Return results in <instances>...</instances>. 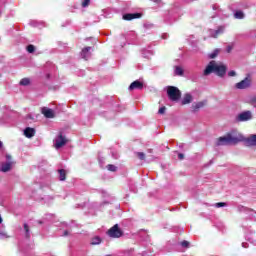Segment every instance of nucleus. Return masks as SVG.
<instances>
[{
  "label": "nucleus",
  "mask_w": 256,
  "mask_h": 256,
  "mask_svg": "<svg viewBox=\"0 0 256 256\" xmlns=\"http://www.w3.org/2000/svg\"><path fill=\"white\" fill-rule=\"evenodd\" d=\"M241 141H245V137H243L237 130H232L224 137H220L216 141V145L217 147H221L223 145H237V143H241Z\"/></svg>",
  "instance_id": "1"
},
{
  "label": "nucleus",
  "mask_w": 256,
  "mask_h": 256,
  "mask_svg": "<svg viewBox=\"0 0 256 256\" xmlns=\"http://www.w3.org/2000/svg\"><path fill=\"white\" fill-rule=\"evenodd\" d=\"M211 73H216L218 77H225V74L227 73V66L218 65L217 62L212 60L206 66L203 75L207 77L208 75H211Z\"/></svg>",
  "instance_id": "2"
},
{
  "label": "nucleus",
  "mask_w": 256,
  "mask_h": 256,
  "mask_svg": "<svg viewBox=\"0 0 256 256\" xmlns=\"http://www.w3.org/2000/svg\"><path fill=\"white\" fill-rule=\"evenodd\" d=\"M166 92L170 101L177 103L181 99V90L175 86H167Z\"/></svg>",
  "instance_id": "3"
},
{
  "label": "nucleus",
  "mask_w": 256,
  "mask_h": 256,
  "mask_svg": "<svg viewBox=\"0 0 256 256\" xmlns=\"http://www.w3.org/2000/svg\"><path fill=\"white\" fill-rule=\"evenodd\" d=\"M106 234L111 239H119V238L123 237V230H121V228H119V224H115L113 227H111L106 232Z\"/></svg>",
  "instance_id": "4"
},
{
  "label": "nucleus",
  "mask_w": 256,
  "mask_h": 256,
  "mask_svg": "<svg viewBox=\"0 0 256 256\" xmlns=\"http://www.w3.org/2000/svg\"><path fill=\"white\" fill-rule=\"evenodd\" d=\"M253 119V113L251 111H244L237 115L236 121L238 123H244L246 121H251Z\"/></svg>",
  "instance_id": "5"
},
{
  "label": "nucleus",
  "mask_w": 256,
  "mask_h": 256,
  "mask_svg": "<svg viewBox=\"0 0 256 256\" xmlns=\"http://www.w3.org/2000/svg\"><path fill=\"white\" fill-rule=\"evenodd\" d=\"M64 145H67V138L63 134H59L54 140L55 149H61Z\"/></svg>",
  "instance_id": "6"
},
{
  "label": "nucleus",
  "mask_w": 256,
  "mask_h": 256,
  "mask_svg": "<svg viewBox=\"0 0 256 256\" xmlns=\"http://www.w3.org/2000/svg\"><path fill=\"white\" fill-rule=\"evenodd\" d=\"M236 89H249L251 87V77L247 76L242 81L235 84Z\"/></svg>",
  "instance_id": "7"
},
{
  "label": "nucleus",
  "mask_w": 256,
  "mask_h": 256,
  "mask_svg": "<svg viewBox=\"0 0 256 256\" xmlns=\"http://www.w3.org/2000/svg\"><path fill=\"white\" fill-rule=\"evenodd\" d=\"M6 159L8 162L2 163L0 167V171H2V173H7L11 171V166L13 165V162H11L10 155H6Z\"/></svg>",
  "instance_id": "8"
},
{
  "label": "nucleus",
  "mask_w": 256,
  "mask_h": 256,
  "mask_svg": "<svg viewBox=\"0 0 256 256\" xmlns=\"http://www.w3.org/2000/svg\"><path fill=\"white\" fill-rule=\"evenodd\" d=\"M141 17H143L141 13H127L122 16V19L124 21H133V19H141Z\"/></svg>",
  "instance_id": "9"
},
{
  "label": "nucleus",
  "mask_w": 256,
  "mask_h": 256,
  "mask_svg": "<svg viewBox=\"0 0 256 256\" xmlns=\"http://www.w3.org/2000/svg\"><path fill=\"white\" fill-rule=\"evenodd\" d=\"M210 37H213L214 39H217L219 35H223L225 33V27L224 26H219L217 30H209Z\"/></svg>",
  "instance_id": "10"
},
{
  "label": "nucleus",
  "mask_w": 256,
  "mask_h": 256,
  "mask_svg": "<svg viewBox=\"0 0 256 256\" xmlns=\"http://www.w3.org/2000/svg\"><path fill=\"white\" fill-rule=\"evenodd\" d=\"M41 113L44 115V117H46V119H53L55 117V111L47 107H43L41 109Z\"/></svg>",
  "instance_id": "11"
},
{
  "label": "nucleus",
  "mask_w": 256,
  "mask_h": 256,
  "mask_svg": "<svg viewBox=\"0 0 256 256\" xmlns=\"http://www.w3.org/2000/svg\"><path fill=\"white\" fill-rule=\"evenodd\" d=\"M143 81L141 80H136L134 82H132L129 86V91H135V89H138L139 91H141V89H143Z\"/></svg>",
  "instance_id": "12"
},
{
  "label": "nucleus",
  "mask_w": 256,
  "mask_h": 256,
  "mask_svg": "<svg viewBox=\"0 0 256 256\" xmlns=\"http://www.w3.org/2000/svg\"><path fill=\"white\" fill-rule=\"evenodd\" d=\"M243 141L247 147H256V134H252L250 137L244 138Z\"/></svg>",
  "instance_id": "13"
},
{
  "label": "nucleus",
  "mask_w": 256,
  "mask_h": 256,
  "mask_svg": "<svg viewBox=\"0 0 256 256\" xmlns=\"http://www.w3.org/2000/svg\"><path fill=\"white\" fill-rule=\"evenodd\" d=\"M189 103H193V96L190 93H186L181 100V105H189Z\"/></svg>",
  "instance_id": "14"
},
{
  "label": "nucleus",
  "mask_w": 256,
  "mask_h": 256,
  "mask_svg": "<svg viewBox=\"0 0 256 256\" xmlns=\"http://www.w3.org/2000/svg\"><path fill=\"white\" fill-rule=\"evenodd\" d=\"M90 51H91V47H89V46L82 49V51H81L82 59H85V60L89 59L91 57Z\"/></svg>",
  "instance_id": "15"
},
{
  "label": "nucleus",
  "mask_w": 256,
  "mask_h": 256,
  "mask_svg": "<svg viewBox=\"0 0 256 256\" xmlns=\"http://www.w3.org/2000/svg\"><path fill=\"white\" fill-rule=\"evenodd\" d=\"M60 225L62 229H65L63 231L62 237H69V235H71V232L69 231V224L62 222Z\"/></svg>",
  "instance_id": "16"
},
{
  "label": "nucleus",
  "mask_w": 256,
  "mask_h": 256,
  "mask_svg": "<svg viewBox=\"0 0 256 256\" xmlns=\"http://www.w3.org/2000/svg\"><path fill=\"white\" fill-rule=\"evenodd\" d=\"M24 135L25 137H27L28 139H31V137H35V129L31 128V127H27L24 130Z\"/></svg>",
  "instance_id": "17"
},
{
  "label": "nucleus",
  "mask_w": 256,
  "mask_h": 256,
  "mask_svg": "<svg viewBox=\"0 0 256 256\" xmlns=\"http://www.w3.org/2000/svg\"><path fill=\"white\" fill-rule=\"evenodd\" d=\"M205 107V102H197L192 105V111L193 113H196V111H199V109H203Z\"/></svg>",
  "instance_id": "18"
},
{
  "label": "nucleus",
  "mask_w": 256,
  "mask_h": 256,
  "mask_svg": "<svg viewBox=\"0 0 256 256\" xmlns=\"http://www.w3.org/2000/svg\"><path fill=\"white\" fill-rule=\"evenodd\" d=\"M9 234H7V231L5 230V226L2 225V227L0 228V239H9Z\"/></svg>",
  "instance_id": "19"
},
{
  "label": "nucleus",
  "mask_w": 256,
  "mask_h": 256,
  "mask_svg": "<svg viewBox=\"0 0 256 256\" xmlns=\"http://www.w3.org/2000/svg\"><path fill=\"white\" fill-rule=\"evenodd\" d=\"M101 237L99 236H94L91 238L90 245H101Z\"/></svg>",
  "instance_id": "20"
},
{
  "label": "nucleus",
  "mask_w": 256,
  "mask_h": 256,
  "mask_svg": "<svg viewBox=\"0 0 256 256\" xmlns=\"http://www.w3.org/2000/svg\"><path fill=\"white\" fill-rule=\"evenodd\" d=\"M58 173H59V181H65L67 177V172L65 171V169L58 170Z\"/></svg>",
  "instance_id": "21"
},
{
  "label": "nucleus",
  "mask_w": 256,
  "mask_h": 256,
  "mask_svg": "<svg viewBox=\"0 0 256 256\" xmlns=\"http://www.w3.org/2000/svg\"><path fill=\"white\" fill-rule=\"evenodd\" d=\"M174 73L179 77L183 76V73H184L183 68H181V66H175Z\"/></svg>",
  "instance_id": "22"
},
{
  "label": "nucleus",
  "mask_w": 256,
  "mask_h": 256,
  "mask_svg": "<svg viewBox=\"0 0 256 256\" xmlns=\"http://www.w3.org/2000/svg\"><path fill=\"white\" fill-rule=\"evenodd\" d=\"M234 17L235 19H245V13L243 11H236Z\"/></svg>",
  "instance_id": "23"
},
{
  "label": "nucleus",
  "mask_w": 256,
  "mask_h": 256,
  "mask_svg": "<svg viewBox=\"0 0 256 256\" xmlns=\"http://www.w3.org/2000/svg\"><path fill=\"white\" fill-rule=\"evenodd\" d=\"M31 84V80L29 78H23L22 80H20V85H22L23 87H27V85Z\"/></svg>",
  "instance_id": "24"
},
{
  "label": "nucleus",
  "mask_w": 256,
  "mask_h": 256,
  "mask_svg": "<svg viewBox=\"0 0 256 256\" xmlns=\"http://www.w3.org/2000/svg\"><path fill=\"white\" fill-rule=\"evenodd\" d=\"M219 55V49H215L212 53L208 54L209 59H215Z\"/></svg>",
  "instance_id": "25"
},
{
  "label": "nucleus",
  "mask_w": 256,
  "mask_h": 256,
  "mask_svg": "<svg viewBox=\"0 0 256 256\" xmlns=\"http://www.w3.org/2000/svg\"><path fill=\"white\" fill-rule=\"evenodd\" d=\"M9 121V116L7 114H4L3 117L0 118V125H5Z\"/></svg>",
  "instance_id": "26"
},
{
  "label": "nucleus",
  "mask_w": 256,
  "mask_h": 256,
  "mask_svg": "<svg viewBox=\"0 0 256 256\" xmlns=\"http://www.w3.org/2000/svg\"><path fill=\"white\" fill-rule=\"evenodd\" d=\"M181 247H183L184 249H189L190 247V243L189 241L183 240L182 242H180Z\"/></svg>",
  "instance_id": "27"
},
{
  "label": "nucleus",
  "mask_w": 256,
  "mask_h": 256,
  "mask_svg": "<svg viewBox=\"0 0 256 256\" xmlns=\"http://www.w3.org/2000/svg\"><path fill=\"white\" fill-rule=\"evenodd\" d=\"M24 230L26 233V237L29 238L31 237L30 231H29V225H27V223L24 224Z\"/></svg>",
  "instance_id": "28"
},
{
  "label": "nucleus",
  "mask_w": 256,
  "mask_h": 256,
  "mask_svg": "<svg viewBox=\"0 0 256 256\" xmlns=\"http://www.w3.org/2000/svg\"><path fill=\"white\" fill-rule=\"evenodd\" d=\"M214 207H216L217 209H219L221 207H227V203H225V202H218V203L214 204Z\"/></svg>",
  "instance_id": "29"
},
{
  "label": "nucleus",
  "mask_w": 256,
  "mask_h": 256,
  "mask_svg": "<svg viewBox=\"0 0 256 256\" xmlns=\"http://www.w3.org/2000/svg\"><path fill=\"white\" fill-rule=\"evenodd\" d=\"M107 169H108V171L115 172V171H117V166H115L113 164H109V165H107Z\"/></svg>",
  "instance_id": "30"
},
{
  "label": "nucleus",
  "mask_w": 256,
  "mask_h": 256,
  "mask_svg": "<svg viewBox=\"0 0 256 256\" xmlns=\"http://www.w3.org/2000/svg\"><path fill=\"white\" fill-rule=\"evenodd\" d=\"M28 53H35V46L30 44L27 46Z\"/></svg>",
  "instance_id": "31"
},
{
  "label": "nucleus",
  "mask_w": 256,
  "mask_h": 256,
  "mask_svg": "<svg viewBox=\"0 0 256 256\" xmlns=\"http://www.w3.org/2000/svg\"><path fill=\"white\" fill-rule=\"evenodd\" d=\"M136 155L141 161H145V153L137 152Z\"/></svg>",
  "instance_id": "32"
},
{
  "label": "nucleus",
  "mask_w": 256,
  "mask_h": 256,
  "mask_svg": "<svg viewBox=\"0 0 256 256\" xmlns=\"http://www.w3.org/2000/svg\"><path fill=\"white\" fill-rule=\"evenodd\" d=\"M43 199L46 203H51V201H53V196H45Z\"/></svg>",
  "instance_id": "33"
},
{
  "label": "nucleus",
  "mask_w": 256,
  "mask_h": 256,
  "mask_svg": "<svg viewBox=\"0 0 256 256\" xmlns=\"http://www.w3.org/2000/svg\"><path fill=\"white\" fill-rule=\"evenodd\" d=\"M89 3H91V0H83L82 1V7H89Z\"/></svg>",
  "instance_id": "34"
},
{
  "label": "nucleus",
  "mask_w": 256,
  "mask_h": 256,
  "mask_svg": "<svg viewBox=\"0 0 256 256\" xmlns=\"http://www.w3.org/2000/svg\"><path fill=\"white\" fill-rule=\"evenodd\" d=\"M30 25L32 27H39V22H37L36 20H32V21H30Z\"/></svg>",
  "instance_id": "35"
},
{
  "label": "nucleus",
  "mask_w": 256,
  "mask_h": 256,
  "mask_svg": "<svg viewBox=\"0 0 256 256\" xmlns=\"http://www.w3.org/2000/svg\"><path fill=\"white\" fill-rule=\"evenodd\" d=\"M124 255H125V256H131V255H133V249L126 250V251L124 252Z\"/></svg>",
  "instance_id": "36"
},
{
  "label": "nucleus",
  "mask_w": 256,
  "mask_h": 256,
  "mask_svg": "<svg viewBox=\"0 0 256 256\" xmlns=\"http://www.w3.org/2000/svg\"><path fill=\"white\" fill-rule=\"evenodd\" d=\"M235 75H237V72H235L234 70L228 72V77H235Z\"/></svg>",
  "instance_id": "37"
},
{
  "label": "nucleus",
  "mask_w": 256,
  "mask_h": 256,
  "mask_svg": "<svg viewBox=\"0 0 256 256\" xmlns=\"http://www.w3.org/2000/svg\"><path fill=\"white\" fill-rule=\"evenodd\" d=\"M165 110H166L165 107H161V108L158 110V113H159L160 115H163V113H165Z\"/></svg>",
  "instance_id": "38"
},
{
  "label": "nucleus",
  "mask_w": 256,
  "mask_h": 256,
  "mask_svg": "<svg viewBox=\"0 0 256 256\" xmlns=\"http://www.w3.org/2000/svg\"><path fill=\"white\" fill-rule=\"evenodd\" d=\"M242 247H243L244 249L249 248V243L243 242V243H242Z\"/></svg>",
  "instance_id": "39"
},
{
  "label": "nucleus",
  "mask_w": 256,
  "mask_h": 256,
  "mask_svg": "<svg viewBox=\"0 0 256 256\" xmlns=\"http://www.w3.org/2000/svg\"><path fill=\"white\" fill-rule=\"evenodd\" d=\"M226 51H227V53H231V51H233V47L232 46H228L226 48Z\"/></svg>",
  "instance_id": "40"
},
{
  "label": "nucleus",
  "mask_w": 256,
  "mask_h": 256,
  "mask_svg": "<svg viewBox=\"0 0 256 256\" xmlns=\"http://www.w3.org/2000/svg\"><path fill=\"white\" fill-rule=\"evenodd\" d=\"M178 158H179L180 160H183V159L185 158V155H183L182 153H180V154H178Z\"/></svg>",
  "instance_id": "41"
},
{
  "label": "nucleus",
  "mask_w": 256,
  "mask_h": 256,
  "mask_svg": "<svg viewBox=\"0 0 256 256\" xmlns=\"http://www.w3.org/2000/svg\"><path fill=\"white\" fill-rule=\"evenodd\" d=\"M251 102L256 104V95L251 98Z\"/></svg>",
  "instance_id": "42"
},
{
  "label": "nucleus",
  "mask_w": 256,
  "mask_h": 256,
  "mask_svg": "<svg viewBox=\"0 0 256 256\" xmlns=\"http://www.w3.org/2000/svg\"><path fill=\"white\" fill-rule=\"evenodd\" d=\"M37 223H38V225H43V221H41V220H38Z\"/></svg>",
  "instance_id": "43"
},
{
  "label": "nucleus",
  "mask_w": 256,
  "mask_h": 256,
  "mask_svg": "<svg viewBox=\"0 0 256 256\" xmlns=\"http://www.w3.org/2000/svg\"><path fill=\"white\" fill-rule=\"evenodd\" d=\"M99 163H101V165H103V158H99Z\"/></svg>",
  "instance_id": "44"
},
{
  "label": "nucleus",
  "mask_w": 256,
  "mask_h": 256,
  "mask_svg": "<svg viewBox=\"0 0 256 256\" xmlns=\"http://www.w3.org/2000/svg\"><path fill=\"white\" fill-rule=\"evenodd\" d=\"M148 161H155V157H151Z\"/></svg>",
  "instance_id": "45"
},
{
  "label": "nucleus",
  "mask_w": 256,
  "mask_h": 256,
  "mask_svg": "<svg viewBox=\"0 0 256 256\" xmlns=\"http://www.w3.org/2000/svg\"><path fill=\"white\" fill-rule=\"evenodd\" d=\"M152 1L153 3H159V0H150Z\"/></svg>",
  "instance_id": "46"
},
{
  "label": "nucleus",
  "mask_w": 256,
  "mask_h": 256,
  "mask_svg": "<svg viewBox=\"0 0 256 256\" xmlns=\"http://www.w3.org/2000/svg\"><path fill=\"white\" fill-rule=\"evenodd\" d=\"M1 223H3V217H1V215H0V225H1Z\"/></svg>",
  "instance_id": "47"
},
{
  "label": "nucleus",
  "mask_w": 256,
  "mask_h": 256,
  "mask_svg": "<svg viewBox=\"0 0 256 256\" xmlns=\"http://www.w3.org/2000/svg\"><path fill=\"white\" fill-rule=\"evenodd\" d=\"M1 147H3V142L0 141V149H1Z\"/></svg>",
  "instance_id": "48"
}]
</instances>
